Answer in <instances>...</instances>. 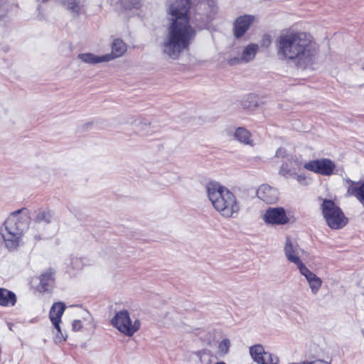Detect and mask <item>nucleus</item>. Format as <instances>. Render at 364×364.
Listing matches in <instances>:
<instances>
[{
    "mask_svg": "<svg viewBox=\"0 0 364 364\" xmlns=\"http://www.w3.org/2000/svg\"><path fill=\"white\" fill-rule=\"evenodd\" d=\"M166 18L168 21L166 36L162 43L163 53L173 60L189 49L196 35V28H206L214 16L213 8L207 1L198 3L191 23V0H166Z\"/></svg>",
    "mask_w": 364,
    "mask_h": 364,
    "instance_id": "1",
    "label": "nucleus"
},
{
    "mask_svg": "<svg viewBox=\"0 0 364 364\" xmlns=\"http://www.w3.org/2000/svg\"><path fill=\"white\" fill-rule=\"evenodd\" d=\"M275 44L279 58L290 61L297 67L310 68L318 61L319 45L308 32L294 28L283 30L277 36Z\"/></svg>",
    "mask_w": 364,
    "mask_h": 364,
    "instance_id": "2",
    "label": "nucleus"
},
{
    "mask_svg": "<svg viewBox=\"0 0 364 364\" xmlns=\"http://www.w3.org/2000/svg\"><path fill=\"white\" fill-rule=\"evenodd\" d=\"M322 215L328 226L333 230L343 228L348 223V218L341 209L331 200L323 199L321 206Z\"/></svg>",
    "mask_w": 364,
    "mask_h": 364,
    "instance_id": "3",
    "label": "nucleus"
},
{
    "mask_svg": "<svg viewBox=\"0 0 364 364\" xmlns=\"http://www.w3.org/2000/svg\"><path fill=\"white\" fill-rule=\"evenodd\" d=\"M207 196L213 208L225 215L228 200L225 197L226 188L215 181H208L205 186Z\"/></svg>",
    "mask_w": 364,
    "mask_h": 364,
    "instance_id": "4",
    "label": "nucleus"
},
{
    "mask_svg": "<svg viewBox=\"0 0 364 364\" xmlns=\"http://www.w3.org/2000/svg\"><path fill=\"white\" fill-rule=\"evenodd\" d=\"M112 323L119 331L127 336H133L141 326L138 319H135L132 322L127 310L117 312L112 318Z\"/></svg>",
    "mask_w": 364,
    "mask_h": 364,
    "instance_id": "5",
    "label": "nucleus"
},
{
    "mask_svg": "<svg viewBox=\"0 0 364 364\" xmlns=\"http://www.w3.org/2000/svg\"><path fill=\"white\" fill-rule=\"evenodd\" d=\"M13 223L7 225L4 223L0 228V234L3 238L4 245L9 251L16 250L21 245L24 232L14 228Z\"/></svg>",
    "mask_w": 364,
    "mask_h": 364,
    "instance_id": "6",
    "label": "nucleus"
},
{
    "mask_svg": "<svg viewBox=\"0 0 364 364\" xmlns=\"http://www.w3.org/2000/svg\"><path fill=\"white\" fill-rule=\"evenodd\" d=\"M249 353L252 360L257 364H279V357L269 351H266L261 344H255L250 347Z\"/></svg>",
    "mask_w": 364,
    "mask_h": 364,
    "instance_id": "7",
    "label": "nucleus"
},
{
    "mask_svg": "<svg viewBox=\"0 0 364 364\" xmlns=\"http://www.w3.org/2000/svg\"><path fill=\"white\" fill-rule=\"evenodd\" d=\"M304 168L308 171L328 176L333 173L336 164L331 159L323 158L306 163L304 165Z\"/></svg>",
    "mask_w": 364,
    "mask_h": 364,
    "instance_id": "8",
    "label": "nucleus"
},
{
    "mask_svg": "<svg viewBox=\"0 0 364 364\" xmlns=\"http://www.w3.org/2000/svg\"><path fill=\"white\" fill-rule=\"evenodd\" d=\"M7 225L12 224L18 230L25 232L30 223V213L26 208H22L13 212L4 221Z\"/></svg>",
    "mask_w": 364,
    "mask_h": 364,
    "instance_id": "9",
    "label": "nucleus"
},
{
    "mask_svg": "<svg viewBox=\"0 0 364 364\" xmlns=\"http://www.w3.org/2000/svg\"><path fill=\"white\" fill-rule=\"evenodd\" d=\"M65 309V306L62 302H56L54 303L50 310V319L55 326V328L58 331V334L56 335L55 339L58 342L64 341L66 340V336H65L60 327V322L61 321V317L64 313Z\"/></svg>",
    "mask_w": 364,
    "mask_h": 364,
    "instance_id": "10",
    "label": "nucleus"
},
{
    "mask_svg": "<svg viewBox=\"0 0 364 364\" xmlns=\"http://www.w3.org/2000/svg\"><path fill=\"white\" fill-rule=\"evenodd\" d=\"M284 252L288 261L296 264L299 269L305 265L300 258L302 250L297 243L293 242L289 237L286 239Z\"/></svg>",
    "mask_w": 364,
    "mask_h": 364,
    "instance_id": "11",
    "label": "nucleus"
},
{
    "mask_svg": "<svg viewBox=\"0 0 364 364\" xmlns=\"http://www.w3.org/2000/svg\"><path fill=\"white\" fill-rule=\"evenodd\" d=\"M263 220L272 225H284L288 222V218L282 208H269L263 215Z\"/></svg>",
    "mask_w": 364,
    "mask_h": 364,
    "instance_id": "12",
    "label": "nucleus"
},
{
    "mask_svg": "<svg viewBox=\"0 0 364 364\" xmlns=\"http://www.w3.org/2000/svg\"><path fill=\"white\" fill-rule=\"evenodd\" d=\"M343 181L347 188V196H355L361 204L364 205V181L355 182L348 178H344Z\"/></svg>",
    "mask_w": 364,
    "mask_h": 364,
    "instance_id": "13",
    "label": "nucleus"
},
{
    "mask_svg": "<svg viewBox=\"0 0 364 364\" xmlns=\"http://www.w3.org/2000/svg\"><path fill=\"white\" fill-rule=\"evenodd\" d=\"M255 16L244 15L238 17L234 24V35L237 38L242 37L254 22Z\"/></svg>",
    "mask_w": 364,
    "mask_h": 364,
    "instance_id": "14",
    "label": "nucleus"
},
{
    "mask_svg": "<svg viewBox=\"0 0 364 364\" xmlns=\"http://www.w3.org/2000/svg\"><path fill=\"white\" fill-rule=\"evenodd\" d=\"M299 270L300 274L303 275L307 280L311 293L313 294H316L322 285L321 279L317 277L314 272L310 271L306 267V265L300 268Z\"/></svg>",
    "mask_w": 364,
    "mask_h": 364,
    "instance_id": "15",
    "label": "nucleus"
},
{
    "mask_svg": "<svg viewBox=\"0 0 364 364\" xmlns=\"http://www.w3.org/2000/svg\"><path fill=\"white\" fill-rule=\"evenodd\" d=\"M54 219L53 213L47 209H38L35 211L33 228H39L42 225H48Z\"/></svg>",
    "mask_w": 364,
    "mask_h": 364,
    "instance_id": "16",
    "label": "nucleus"
},
{
    "mask_svg": "<svg viewBox=\"0 0 364 364\" xmlns=\"http://www.w3.org/2000/svg\"><path fill=\"white\" fill-rule=\"evenodd\" d=\"M111 48L110 53L104 55L107 62L122 56L127 51V45L121 39L116 38L112 41Z\"/></svg>",
    "mask_w": 364,
    "mask_h": 364,
    "instance_id": "17",
    "label": "nucleus"
},
{
    "mask_svg": "<svg viewBox=\"0 0 364 364\" xmlns=\"http://www.w3.org/2000/svg\"><path fill=\"white\" fill-rule=\"evenodd\" d=\"M259 198L267 203H273L278 198V192L277 189L272 188L268 185H262L257 191Z\"/></svg>",
    "mask_w": 364,
    "mask_h": 364,
    "instance_id": "18",
    "label": "nucleus"
},
{
    "mask_svg": "<svg viewBox=\"0 0 364 364\" xmlns=\"http://www.w3.org/2000/svg\"><path fill=\"white\" fill-rule=\"evenodd\" d=\"M259 47L257 44L251 43L248 45L243 50L240 58L229 60V64L233 65L236 63H248L252 60L256 53H257Z\"/></svg>",
    "mask_w": 364,
    "mask_h": 364,
    "instance_id": "19",
    "label": "nucleus"
},
{
    "mask_svg": "<svg viewBox=\"0 0 364 364\" xmlns=\"http://www.w3.org/2000/svg\"><path fill=\"white\" fill-rule=\"evenodd\" d=\"M16 302V294L4 288H0V305L2 306H14Z\"/></svg>",
    "mask_w": 364,
    "mask_h": 364,
    "instance_id": "20",
    "label": "nucleus"
},
{
    "mask_svg": "<svg viewBox=\"0 0 364 364\" xmlns=\"http://www.w3.org/2000/svg\"><path fill=\"white\" fill-rule=\"evenodd\" d=\"M241 209V203L233 192L229 191V218H237Z\"/></svg>",
    "mask_w": 364,
    "mask_h": 364,
    "instance_id": "21",
    "label": "nucleus"
},
{
    "mask_svg": "<svg viewBox=\"0 0 364 364\" xmlns=\"http://www.w3.org/2000/svg\"><path fill=\"white\" fill-rule=\"evenodd\" d=\"M234 137L245 144L251 146L253 144L250 132L243 127H239L235 130Z\"/></svg>",
    "mask_w": 364,
    "mask_h": 364,
    "instance_id": "22",
    "label": "nucleus"
},
{
    "mask_svg": "<svg viewBox=\"0 0 364 364\" xmlns=\"http://www.w3.org/2000/svg\"><path fill=\"white\" fill-rule=\"evenodd\" d=\"M78 58L82 62L88 64H97L100 63L107 62L104 55L101 56L96 55L91 53H81L78 55Z\"/></svg>",
    "mask_w": 364,
    "mask_h": 364,
    "instance_id": "23",
    "label": "nucleus"
},
{
    "mask_svg": "<svg viewBox=\"0 0 364 364\" xmlns=\"http://www.w3.org/2000/svg\"><path fill=\"white\" fill-rule=\"evenodd\" d=\"M258 105L257 97L252 94L244 96L241 100L242 107L249 111L255 110Z\"/></svg>",
    "mask_w": 364,
    "mask_h": 364,
    "instance_id": "24",
    "label": "nucleus"
},
{
    "mask_svg": "<svg viewBox=\"0 0 364 364\" xmlns=\"http://www.w3.org/2000/svg\"><path fill=\"white\" fill-rule=\"evenodd\" d=\"M53 274L51 271H48L40 276V284L38 288L41 291H48L49 287L52 286L53 282Z\"/></svg>",
    "mask_w": 364,
    "mask_h": 364,
    "instance_id": "25",
    "label": "nucleus"
},
{
    "mask_svg": "<svg viewBox=\"0 0 364 364\" xmlns=\"http://www.w3.org/2000/svg\"><path fill=\"white\" fill-rule=\"evenodd\" d=\"M291 164L292 165L291 168H289L287 164H282L279 173L282 176H287V175H291L293 173H295L297 169H300L301 164L298 161H291Z\"/></svg>",
    "mask_w": 364,
    "mask_h": 364,
    "instance_id": "26",
    "label": "nucleus"
},
{
    "mask_svg": "<svg viewBox=\"0 0 364 364\" xmlns=\"http://www.w3.org/2000/svg\"><path fill=\"white\" fill-rule=\"evenodd\" d=\"M63 4L72 13L75 14L80 13V7L79 0H63Z\"/></svg>",
    "mask_w": 364,
    "mask_h": 364,
    "instance_id": "27",
    "label": "nucleus"
},
{
    "mask_svg": "<svg viewBox=\"0 0 364 364\" xmlns=\"http://www.w3.org/2000/svg\"><path fill=\"white\" fill-rule=\"evenodd\" d=\"M220 354L224 355L228 352V339H223L219 345Z\"/></svg>",
    "mask_w": 364,
    "mask_h": 364,
    "instance_id": "28",
    "label": "nucleus"
},
{
    "mask_svg": "<svg viewBox=\"0 0 364 364\" xmlns=\"http://www.w3.org/2000/svg\"><path fill=\"white\" fill-rule=\"evenodd\" d=\"M71 265L74 269H81L82 267V261L77 257H73L71 259Z\"/></svg>",
    "mask_w": 364,
    "mask_h": 364,
    "instance_id": "29",
    "label": "nucleus"
},
{
    "mask_svg": "<svg viewBox=\"0 0 364 364\" xmlns=\"http://www.w3.org/2000/svg\"><path fill=\"white\" fill-rule=\"evenodd\" d=\"M82 327V321L80 320H75L72 324V328L74 331H80Z\"/></svg>",
    "mask_w": 364,
    "mask_h": 364,
    "instance_id": "30",
    "label": "nucleus"
},
{
    "mask_svg": "<svg viewBox=\"0 0 364 364\" xmlns=\"http://www.w3.org/2000/svg\"><path fill=\"white\" fill-rule=\"evenodd\" d=\"M287 156L286 150L283 148H279L277 150L276 156L284 158Z\"/></svg>",
    "mask_w": 364,
    "mask_h": 364,
    "instance_id": "31",
    "label": "nucleus"
},
{
    "mask_svg": "<svg viewBox=\"0 0 364 364\" xmlns=\"http://www.w3.org/2000/svg\"><path fill=\"white\" fill-rule=\"evenodd\" d=\"M271 43V39L269 36H264L262 39V46L268 47Z\"/></svg>",
    "mask_w": 364,
    "mask_h": 364,
    "instance_id": "32",
    "label": "nucleus"
},
{
    "mask_svg": "<svg viewBox=\"0 0 364 364\" xmlns=\"http://www.w3.org/2000/svg\"><path fill=\"white\" fill-rule=\"evenodd\" d=\"M139 5V3L136 1H135L134 2L132 3V4H129V5H127L124 4V7L127 9H131L132 8H137Z\"/></svg>",
    "mask_w": 364,
    "mask_h": 364,
    "instance_id": "33",
    "label": "nucleus"
},
{
    "mask_svg": "<svg viewBox=\"0 0 364 364\" xmlns=\"http://www.w3.org/2000/svg\"><path fill=\"white\" fill-rule=\"evenodd\" d=\"M296 180L301 184H306V177L304 176H301V175L297 176Z\"/></svg>",
    "mask_w": 364,
    "mask_h": 364,
    "instance_id": "34",
    "label": "nucleus"
},
{
    "mask_svg": "<svg viewBox=\"0 0 364 364\" xmlns=\"http://www.w3.org/2000/svg\"><path fill=\"white\" fill-rule=\"evenodd\" d=\"M308 364H328V363L327 362H324V361H321V360H318V361L312 362V363H308Z\"/></svg>",
    "mask_w": 364,
    "mask_h": 364,
    "instance_id": "35",
    "label": "nucleus"
},
{
    "mask_svg": "<svg viewBox=\"0 0 364 364\" xmlns=\"http://www.w3.org/2000/svg\"><path fill=\"white\" fill-rule=\"evenodd\" d=\"M34 237L36 240H40L41 239V237L39 235H35Z\"/></svg>",
    "mask_w": 364,
    "mask_h": 364,
    "instance_id": "36",
    "label": "nucleus"
},
{
    "mask_svg": "<svg viewBox=\"0 0 364 364\" xmlns=\"http://www.w3.org/2000/svg\"><path fill=\"white\" fill-rule=\"evenodd\" d=\"M144 125H145L146 127H149V125H150V124H144Z\"/></svg>",
    "mask_w": 364,
    "mask_h": 364,
    "instance_id": "37",
    "label": "nucleus"
},
{
    "mask_svg": "<svg viewBox=\"0 0 364 364\" xmlns=\"http://www.w3.org/2000/svg\"><path fill=\"white\" fill-rule=\"evenodd\" d=\"M215 364H225V363H217Z\"/></svg>",
    "mask_w": 364,
    "mask_h": 364,
    "instance_id": "38",
    "label": "nucleus"
}]
</instances>
